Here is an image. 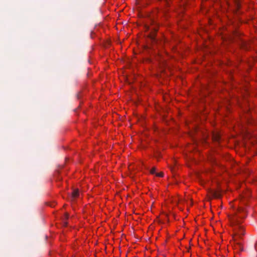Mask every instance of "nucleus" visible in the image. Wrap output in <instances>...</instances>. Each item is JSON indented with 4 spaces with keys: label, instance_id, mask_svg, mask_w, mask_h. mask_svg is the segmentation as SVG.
I'll list each match as a JSON object with an SVG mask.
<instances>
[{
    "label": "nucleus",
    "instance_id": "obj_7",
    "mask_svg": "<svg viewBox=\"0 0 257 257\" xmlns=\"http://www.w3.org/2000/svg\"><path fill=\"white\" fill-rule=\"evenodd\" d=\"M235 4L236 5V7L238 8H239V3L238 2H235Z\"/></svg>",
    "mask_w": 257,
    "mask_h": 257
},
{
    "label": "nucleus",
    "instance_id": "obj_1",
    "mask_svg": "<svg viewBox=\"0 0 257 257\" xmlns=\"http://www.w3.org/2000/svg\"><path fill=\"white\" fill-rule=\"evenodd\" d=\"M246 216V211L242 207L238 209L237 213L232 218V224L234 234L233 235V240L235 244L236 248L238 247L239 250H242L241 242L240 241L241 236L244 235V230L243 226L241 225L239 218H244Z\"/></svg>",
    "mask_w": 257,
    "mask_h": 257
},
{
    "label": "nucleus",
    "instance_id": "obj_4",
    "mask_svg": "<svg viewBox=\"0 0 257 257\" xmlns=\"http://www.w3.org/2000/svg\"><path fill=\"white\" fill-rule=\"evenodd\" d=\"M150 173L153 175H155L157 177H160L161 176V173H157L156 172V168L155 167H153L150 171Z\"/></svg>",
    "mask_w": 257,
    "mask_h": 257
},
{
    "label": "nucleus",
    "instance_id": "obj_6",
    "mask_svg": "<svg viewBox=\"0 0 257 257\" xmlns=\"http://www.w3.org/2000/svg\"><path fill=\"white\" fill-rule=\"evenodd\" d=\"M211 194L213 197L219 198L221 196V194L219 192L213 191L211 192Z\"/></svg>",
    "mask_w": 257,
    "mask_h": 257
},
{
    "label": "nucleus",
    "instance_id": "obj_2",
    "mask_svg": "<svg viewBox=\"0 0 257 257\" xmlns=\"http://www.w3.org/2000/svg\"><path fill=\"white\" fill-rule=\"evenodd\" d=\"M159 28V26L158 25L153 26L151 28L152 32L150 34V40L151 41L150 49L152 51V53H153L155 56L159 54V53L160 43L156 35Z\"/></svg>",
    "mask_w": 257,
    "mask_h": 257
},
{
    "label": "nucleus",
    "instance_id": "obj_8",
    "mask_svg": "<svg viewBox=\"0 0 257 257\" xmlns=\"http://www.w3.org/2000/svg\"><path fill=\"white\" fill-rule=\"evenodd\" d=\"M68 218V215L67 214H66V218Z\"/></svg>",
    "mask_w": 257,
    "mask_h": 257
},
{
    "label": "nucleus",
    "instance_id": "obj_3",
    "mask_svg": "<svg viewBox=\"0 0 257 257\" xmlns=\"http://www.w3.org/2000/svg\"><path fill=\"white\" fill-rule=\"evenodd\" d=\"M212 140L215 142H219L220 139V135L218 133H214L212 134Z\"/></svg>",
    "mask_w": 257,
    "mask_h": 257
},
{
    "label": "nucleus",
    "instance_id": "obj_5",
    "mask_svg": "<svg viewBox=\"0 0 257 257\" xmlns=\"http://www.w3.org/2000/svg\"><path fill=\"white\" fill-rule=\"evenodd\" d=\"M79 196V190L78 189L73 190L72 193V197L73 199H75Z\"/></svg>",
    "mask_w": 257,
    "mask_h": 257
},
{
    "label": "nucleus",
    "instance_id": "obj_10",
    "mask_svg": "<svg viewBox=\"0 0 257 257\" xmlns=\"http://www.w3.org/2000/svg\"><path fill=\"white\" fill-rule=\"evenodd\" d=\"M163 173L162 172V175H161L162 177H163Z\"/></svg>",
    "mask_w": 257,
    "mask_h": 257
},
{
    "label": "nucleus",
    "instance_id": "obj_9",
    "mask_svg": "<svg viewBox=\"0 0 257 257\" xmlns=\"http://www.w3.org/2000/svg\"><path fill=\"white\" fill-rule=\"evenodd\" d=\"M163 35L162 34V36H161V38H162V42L163 41Z\"/></svg>",
    "mask_w": 257,
    "mask_h": 257
}]
</instances>
